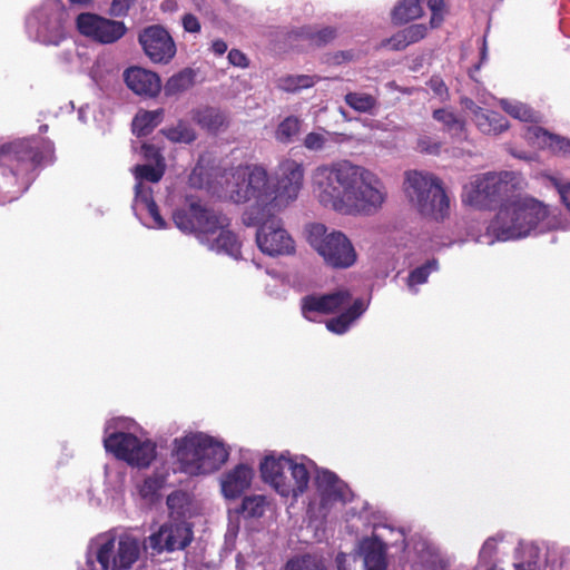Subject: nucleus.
Returning <instances> with one entry per match:
<instances>
[{"label": "nucleus", "mask_w": 570, "mask_h": 570, "mask_svg": "<svg viewBox=\"0 0 570 570\" xmlns=\"http://www.w3.org/2000/svg\"><path fill=\"white\" fill-rule=\"evenodd\" d=\"M304 167L293 159L283 160L275 181L258 165H239L226 169L219 184L226 197L237 204H255L254 219L278 213L295 202L303 187Z\"/></svg>", "instance_id": "obj_2"}, {"label": "nucleus", "mask_w": 570, "mask_h": 570, "mask_svg": "<svg viewBox=\"0 0 570 570\" xmlns=\"http://www.w3.org/2000/svg\"><path fill=\"white\" fill-rule=\"evenodd\" d=\"M498 540L495 538H489L483 543L480 550V559L484 562H489L497 551Z\"/></svg>", "instance_id": "obj_48"}, {"label": "nucleus", "mask_w": 570, "mask_h": 570, "mask_svg": "<svg viewBox=\"0 0 570 570\" xmlns=\"http://www.w3.org/2000/svg\"><path fill=\"white\" fill-rule=\"evenodd\" d=\"M515 570H533V569H532V567L530 564H528V566L515 564Z\"/></svg>", "instance_id": "obj_58"}, {"label": "nucleus", "mask_w": 570, "mask_h": 570, "mask_svg": "<svg viewBox=\"0 0 570 570\" xmlns=\"http://www.w3.org/2000/svg\"><path fill=\"white\" fill-rule=\"evenodd\" d=\"M40 128H41V130H47V125H43Z\"/></svg>", "instance_id": "obj_60"}, {"label": "nucleus", "mask_w": 570, "mask_h": 570, "mask_svg": "<svg viewBox=\"0 0 570 570\" xmlns=\"http://www.w3.org/2000/svg\"><path fill=\"white\" fill-rule=\"evenodd\" d=\"M403 190L409 203L425 218L442 222L450 215V198L443 184L435 175L407 170L404 174Z\"/></svg>", "instance_id": "obj_9"}, {"label": "nucleus", "mask_w": 570, "mask_h": 570, "mask_svg": "<svg viewBox=\"0 0 570 570\" xmlns=\"http://www.w3.org/2000/svg\"><path fill=\"white\" fill-rule=\"evenodd\" d=\"M68 13L60 0H46L26 20L30 39L47 46H58L66 38Z\"/></svg>", "instance_id": "obj_15"}, {"label": "nucleus", "mask_w": 570, "mask_h": 570, "mask_svg": "<svg viewBox=\"0 0 570 570\" xmlns=\"http://www.w3.org/2000/svg\"><path fill=\"white\" fill-rule=\"evenodd\" d=\"M357 558L354 554L338 553L336 566L338 570H355Z\"/></svg>", "instance_id": "obj_46"}, {"label": "nucleus", "mask_w": 570, "mask_h": 570, "mask_svg": "<svg viewBox=\"0 0 570 570\" xmlns=\"http://www.w3.org/2000/svg\"><path fill=\"white\" fill-rule=\"evenodd\" d=\"M141 153L146 160L150 161L149 164H157L158 159H164L160 155L159 150L151 145L144 144L141 146Z\"/></svg>", "instance_id": "obj_50"}, {"label": "nucleus", "mask_w": 570, "mask_h": 570, "mask_svg": "<svg viewBox=\"0 0 570 570\" xmlns=\"http://www.w3.org/2000/svg\"><path fill=\"white\" fill-rule=\"evenodd\" d=\"M551 184L557 189L562 204L570 210V181L563 183L558 178H551Z\"/></svg>", "instance_id": "obj_44"}, {"label": "nucleus", "mask_w": 570, "mask_h": 570, "mask_svg": "<svg viewBox=\"0 0 570 570\" xmlns=\"http://www.w3.org/2000/svg\"><path fill=\"white\" fill-rule=\"evenodd\" d=\"M335 29L333 28H324L323 30H321L318 33H317V38H316V41L318 43H322V42H327L330 41L331 39H333L335 37Z\"/></svg>", "instance_id": "obj_53"}, {"label": "nucleus", "mask_w": 570, "mask_h": 570, "mask_svg": "<svg viewBox=\"0 0 570 570\" xmlns=\"http://www.w3.org/2000/svg\"><path fill=\"white\" fill-rule=\"evenodd\" d=\"M193 85V72L184 70L170 77L165 86L166 95H177L187 90Z\"/></svg>", "instance_id": "obj_38"}, {"label": "nucleus", "mask_w": 570, "mask_h": 570, "mask_svg": "<svg viewBox=\"0 0 570 570\" xmlns=\"http://www.w3.org/2000/svg\"><path fill=\"white\" fill-rule=\"evenodd\" d=\"M428 7L432 12L430 26L431 28H438L443 19V9H444V1L443 0H428Z\"/></svg>", "instance_id": "obj_42"}, {"label": "nucleus", "mask_w": 570, "mask_h": 570, "mask_svg": "<svg viewBox=\"0 0 570 570\" xmlns=\"http://www.w3.org/2000/svg\"><path fill=\"white\" fill-rule=\"evenodd\" d=\"M193 119L208 131H217L226 124L225 115L215 108H204L194 112Z\"/></svg>", "instance_id": "obj_31"}, {"label": "nucleus", "mask_w": 570, "mask_h": 570, "mask_svg": "<svg viewBox=\"0 0 570 570\" xmlns=\"http://www.w3.org/2000/svg\"><path fill=\"white\" fill-rule=\"evenodd\" d=\"M302 314L308 321H316L323 314L341 312L326 323L328 331L344 334L352 324L366 311L367 303L357 298L352 302L347 289H338L325 295H307L302 298Z\"/></svg>", "instance_id": "obj_7"}, {"label": "nucleus", "mask_w": 570, "mask_h": 570, "mask_svg": "<svg viewBox=\"0 0 570 570\" xmlns=\"http://www.w3.org/2000/svg\"><path fill=\"white\" fill-rule=\"evenodd\" d=\"M284 570H326L321 558L312 554H304L289 559Z\"/></svg>", "instance_id": "obj_34"}, {"label": "nucleus", "mask_w": 570, "mask_h": 570, "mask_svg": "<svg viewBox=\"0 0 570 570\" xmlns=\"http://www.w3.org/2000/svg\"><path fill=\"white\" fill-rule=\"evenodd\" d=\"M525 138L538 148H550L553 151L570 154V140L552 135L538 126L527 128Z\"/></svg>", "instance_id": "obj_25"}, {"label": "nucleus", "mask_w": 570, "mask_h": 570, "mask_svg": "<svg viewBox=\"0 0 570 570\" xmlns=\"http://www.w3.org/2000/svg\"><path fill=\"white\" fill-rule=\"evenodd\" d=\"M315 482L320 498L318 515L323 520L352 500L353 494L347 484L328 470L318 471Z\"/></svg>", "instance_id": "obj_17"}, {"label": "nucleus", "mask_w": 570, "mask_h": 570, "mask_svg": "<svg viewBox=\"0 0 570 570\" xmlns=\"http://www.w3.org/2000/svg\"><path fill=\"white\" fill-rule=\"evenodd\" d=\"M53 161V145L48 140L19 139L0 148V204L21 196L36 178L41 165Z\"/></svg>", "instance_id": "obj_4"}, {"label": "nucleus", "mask_w": 570, "mask_h": 570, "mask_svg": "<svg viewBox=\"0 0 570 570\" xmlns=\"http://www.w3.org/2000/svg\"><path fill=\"white\" fill-rule=\"evenodd\" d=\"M433 119L443 126V130L454 138H465V122L452 110L446 108L435 109Z\"/></svg>", "instance_id": "obj_27"}, {"label": "nucleus", "mask_w": 570, "mask_h": 570, "mask_svg": "<svg viewBox=\"0 0 570 570\" xmlns=\"http://www.w3.org/2000/svg\"><path fill=\"white\" fill-rule=\"evenodd\" d=\"M331 132L322 129L318 131H312L306 135L304 139V147L312 151L323 150L330 141Z\"/></svg>", "instance_id": "obj_41"}, {"label": "nucleus", "mask_w": 570, "mask_h": 570, "mask_svg": "<svg viewBox=\"0 0 570 570\" xmlns=\"http://www.w3.org/2000/svg\"><path fill=\"white\" fill-rule=\"evenodd\" d=\"M500 104L504 111L515 119L527 122L535 118L534 111L523 102L502 99Z\"/></svg>", "instance_id": "obj_37"}, {"label": "nucleus", "mask_w": 570, "mask_h": 570, "mask_svg": "<svg viewBox=\"0 0 570 570\" xmlns=\"http://www.w3.org/2000/svg\"><path fill=\"white\" fill-rule=\"evenodd\" d=\"M165 482V479L160 475H151L144 480V482L139 485V494L148 500L153 501L158 491L161 489L163 484Z\"/></svg>", "instance_id": "obj_39"}, {"label": "nucleus", "mask_w": 570, "mask_h": 570, "mask_svg": "<svg viewBox=\"0 0 570 570\" xmlns=\"http://www.w3.org/2000/svg\"><path fill=\"white\" fill-rule=\"evenodd\" d=\"M139 553L140 544L136 538L104 533L90 542L87 566L90 570H127L137 561Z\"/></svg>", "instance_id": "obj_12"}, {"label": "nucleus", "mask_w": 570, "mask_h": 570, "mask_svg": "<svg viewBox=\"0 0 570 570\" xmlns=\"http://www.w3.org/2000/svg\"><path fill=\"white\" fill-rule=\"evenodd\" d=\"M422 0H401L392 11V19L395 23H406L420 18L423 13Z\"/></svg>", "instance_id": "obj_29"}, {"label": "nucleus", "mask_w": 570, "mask_h": 570, "mask_svg": "<svg viewBox=\"0 0 570 570\" xmlns=\"http://www.w3.org/2000/svg\"><path fill=\"white\" fill-rule=\"evenodd\" d=\"M161 132L171 142L190 144L196 139L195 129L185 120H178L176 124L161 129Z\"/></svg>", "instance_id": "obj_32"}, {"label": "nucleus", "mask_w": 570, "mask_h": 570, "mask_svg": "<svg viewBox=\"0 0 570 570\" xmlns=\"http://www.w3.org/2000/svg\"><path fill=\"white\" fill-rule=\"evenodd\" d=\"M417 150L421 153L430 154V155H436L440 153L441 144L438 141H434L429 136H421L417 139Z\"/></svg>", "instance_id": "obj_43"}, {"label": "nucleus", "mask_w": 570, "mask_h": 570, "mask_svg": "<svg viewBox=\"0 0 570 570\" xmlns=\"http://www.w3.org/2000/svg\"><path fill=\"white\" fill-rule=\"evenodd\" d=\"M525 186L524 177L514 171L475 175L464 185L462 202L474 208H487L511 198L514 191L522 190Z\"/></svg>", "instance_id": "obj_11"}, {"label": "nucleus", "mask_w": 570, "mask_h": 570, "mask_svg": "<svg viewBox=\"0 0 570 570\" xmlns=\"http://www.w3.org/2000/svg\"><path fill=\"white\" fill-rule=\"evenodd\" d=\"M345 102L358 112H372L377 105L372 95L364 92H348L345 96Z\"/></svg>", "instance_id": "obj_35"}, {"label": "nucleus", "mask_w": 570, "mask_h": 570, "mask_svg": "<svg viewBox=\"0 0 570 570\" xmlns=\"http://www.w3.org/2000/svg\"><path fill=\"white\" fill-rule=\"evenodd\" d=\"M461 104L472 115V120L483 134L498 135L508 129L509 124L502 115L484 110L470 98L462 99Z\"/></svg>", "instance_id": "obj_22"}, {"label": "nucleus", "mask_w": 570, "mask_h": 570, "mask_svg": "<svg viewBox=\"0 0 570 570\" xmlns=\"http://www.w3.org/2000/svg\"><path fill=\"white\" fill-rule=\"evenodd\" d=\"M92 0H69L71 4L85 7L91 3Z\"/></svg>", "instance_id": "obj_57"}, {"label": "nucleus", "mask_w": 570, "mask_h": 570, "mask_svg": "<svg viewBox=\"0 0 570 570\" xmlns=\"http://www.w3.org/2000/svg\"><path fill=\"white\" fill-rule=\"evenodd\" d=\"M60 59L66 65H76L80 61V55L76 43H71L65 48L60 53Z\"/></svg>", "instance_id": "obj_45"}, {"label": "nucleus", "mask_w": 570, "mask_h": 570, "mask_svg": "<svg viewBox=\"0 0 570 570\" xmlns=\"http://www.w3.org/2000/svg\"><path fill=\"white\" fill-rule=\"evenodd\" d=\"M360 553L363 557L365 570L386 569V546L377 538L364 539L360 543Z\"/></svg>", "instance_id": "obj_24"}, {"label": "nucleus", "mask_w": 570, "mask_h": 570, "mask_svg": "<svg viewBox=\"0 0 570 570\" xmlns=\"http://www.w3.org/2000/svg\"><path fill=\"white\" fill-rule=\"evenodd\" d=\"M428 33V27L423 23L411 24L387 40V45L394 50H403L407 46L423 39Z\"/></svg>", "instance_id": "obj_26"}, {"label": "nucleus", "mask_w": 570, "mask_h": 570, "mask_svg": "<svg viewBox=\"0 0 570 570\" xmlns=\"http://www.w3.org/2000/svg\"><path fill=\"white\" fill-rule=\"evenodd\" d=\"M165 167V159H158L157 164L137 165L132 169L136 180L132 210L148 228L163 229L167 227L153 198V189L147 185L148 183H158L164 176Z\"/></svg>", "instance_id": "obj_13"}, {"label": "nucleus", "mask_w": 570, "mask_h": 570, "mask_svg": "<svg viewBox=\"0 0 570 570\" xmlns=\"http://www.w3.org/2000/svg\"><path fill=\"white\" fill-rule=\"evenodd\" d=\"M311 189L320 205L342 215H375L389 198L379 175L350 160L316 166L311 173Z\"/></svg>", "instance_id": "obj_1"}, {"label": "nucleus", "mask_w": 570, "mask_h": 570, "mask_svg": "<svg viewBox=\"0 0 570 570\" xmlns=\"http://www.w3.org/2000/svg\"><path fill=\"white\" fill-rule=\"evenodd\" d=\"M202 173H203V167L198 164V165L194 168V170H193V173H191V176H190V181H191V184H194V185H196V184H197L196 178H197V176H200V175H202Z\"/></svg>", "instance_id": "obj_55"}, {"label": "nucleus", "mask_w": 570, "mask_h": 570, "mask_svg": "<svg viewBox=\"0 0 570 570\" xmlns=\"http://www.w3.org/2000/svg\"><path fill=\"white\" fill-rule=\"evenodd\" d=\"M428 85L442 101L448 98V87L440 77H432Z\"/></svg>", "instance_id": "obj_47"}, {"label": "nucleus", "mask_w": 570, "mask_h": 570, "mask_svg": "<svg viewBox=\"0 0 570 570\" xmlns=\"http://www.w3.org/2000/svg\"><path fill=\"white\" fill-rule=\"evenodd\" d=\"M316 77L308 75H288L277 80V87L284 91L295 92L311 88L316 82Z\"/></svg>", "instance_id": "obj_33"}, {"label": "nucleus", "mask_w": 570, "mask_h": 570, "mask_svg": "<svg viewBox=\"0 0 570 570\" xmlns=\"http://www.w3.org/2000/svg\"><path fill=\"white\" fill-rule=\"evenodd\" d=\"M173 454L181 472L198 476L219 470L228 460L229 450L220 440L196 432L176 438Z\"/></svg>", "instance_id": "obj_6"}, {"label": "nucleus", "mask_w": 570, "mask_h": 570, "mask_svg": "<svg viewBox=\"0 0 570 570\" xmlns=\"http://www.w3.org/2000/svg\"><path fill=\"white\" fill-rule=\"evenodd\" d=\"M125 81L135 94L155 97L161 88L157 73L139 67H132L125 71Z\"/></svg>", "instance_id": "obj_23"}, {"label": "nucleus", "mask_w": 570, "mask_h": 570, "mask_svg": "<svg viewBox=\"0 0 570 570\" xmlns=\"http://www.w3.org/2000/svg\"><path fill=\"white\" fill-rule=\"evenodd\" d=\"M238 521H233L232 519L229 520V524H228V530H227V533L230 534V535H235L238 531Z\"/></svg>", "instance_id": "obj_56"}, {"label": "nucleus", "mask_w": 570, "mask_h": 570, "mask_svg": "<svg viewBox=\"0 0 570 570\" xmlns=\"http://www.w3.org/2000/svg\"><path fill=\"white\" fill-rule=\"evenodd\" d=\"M266 508V499L264 495H248L242 501L240 512L245 518H261Z\"/></svg>", "instance_id": "obj_36"}, {"label": "nucleus", "mask_w": 570, "mask_h": 570, "mask_svg": "<svg viewBox=\"0 0 570 570\" xmlns=\"http://www.w3.org/2000/svg\"><path fill=\"white\" fill-rule=\"evenodd\" d=\"M212 49L216 55L220 56L226 52L227 43L220 39H217L213 42Z\"/></svg>", "instance_id": "obj_54"}, {"label": "nucleus", "mask_w": 570, "mask_h": 570, "mask_svg": "<svg viewBox=\"0 0 570 570\" xmlns=\"http://www.w3.org/2000/svg\"><path fill=\"white\" fill-rule=\"evenodd\" d=\"M77 28L85 37L104 45L118 41L127 31L122 21L89 12L78 16Z\"/></svg>", "instance_id": "obj_18"}, {"label": "nucleus", "mask_w": 570, "mask_h": 570, "mask_svg": "<svg viewBox=\"0 0 570 570\" xmlns=\"http://www.w3.org/2000/svg\"><path fill=\"white\" fill-rule=\"evenodd\" d=\"M193 539L189 523L183 520H171L148 538V547L156 552L175 551L186 548Z\"/></svg>", "instance_id": "obj_20"}, {"label": "nucleus", "mask_w": 570, "mask_h": 570, "mask_svg": "<svg viewBox=\"0 0 570 570\" xmlns=\"http://www.w3.org/2000/svg\"><path fill=\"white\" fill-rule=\"evenodd\" d=\"M228 61L233 66L240 67V68H245L248 65V60H247L246 56L237 49H232L228 52Z\"/></svg>", "instance_id": "obj_51"}, {"label": "nucleus", "mask_w": 570, "mask_h": 570, "mask_svg": "<svg viewBox=\"0 0 570 570\" xmlns=\"http://www.w3.org/2000/svg\"><path fill=\"white\" fill-rule=\"evenodd\" d=\"M173 220L183 233L195 234L198 242L209 250L234 259L240 258V243L228 229L229 220L226 216L187 198L183 206L174 210Z\"/></svg>", "instance_id": "obj_5"}, {"label": "nucleus", "mask_w": 570, "mask_h": 570, "mask_svg": "<svg viewBox=\"0 0 570 570\" xmlns=\"http://www.w3.org/2000/svg\"><path fill=\"white\" fill-rule=\"evenodd\" d=\"M186 501V495L185 493H181V492H175V493H171L170 495H168L167 498V505L168 508L171 510V514L174 513H177L178 515L183 514L181 511L177 510L183 502Z\"/></svg>", "instance_id": "obj_49"}, {"label": "nucleus", "mask_w": 570, "mask_h": 570, "mask_svg": "<svg viewBox=\"0 0 570 570\" xmlns=\"http://www.w3.org/2000/svg\"><path fill=\"white\" fill-rule=\"evenodd\" d=\"M163 109L153 111H140L132 120V132L140 136H146L161 121Z\"/></svg>", "instance_id": "obj_30"}, {"label": "nucleus", "mask_w": 570, "mask_h": 570, "mask_svg": "<svg viewBox=\"0 0 570 570\" xmlns=\"http://www.w3.org/2000/svg\"><path fill=\"white\" fill-rule=\"evenodd\" d=\"M254 475V469L246 463H239L228 469L219 476L222 495L226 500L239 498L250 488Z\"/></svg>", "instance_id": "obj_21"}, {"label": "nucleus", "mask_w": 570, "mask_h": 570, "mask_svg": "<svg viewBox=\"0 0 570 570\" xmlns=\"http://www.w3.org/2000/svg\"><path fill=\"white\" fill-rule=\"evenodd\" d=\"M183 27L187 32H198L200 30L198 19L190 13L183 17Z\"/></svg>", "instance_id": "obj_52"}, {"label": "nucleus", "mask_w": 570, "mask_h": 570, "mask_svg": "<svg viewBox=\"0 0 570 570\" xmlns=\"http://www.w3.org/2000/svg\"><path fill=\"white\" fill-rule=\"evenodd\" d=\"M307 242L333 268H348L357 259L355 248L347 236L323 224H312L307 227Z\"/></svg>", "instance_id": "obj_14"}, {"label": "nucleus", "mask_w": 570, "mask_h": 570, "mask_svg": "<svg viewBox=\"0 0 570 570\" xmlns=\"http://www.w3.org/2000/svg\"><path fill=\"white\" fill-rule=\"evenodd\" d=\"M145 55L155 63H168L176 55V45L161 26H149L138 37Z\"/></svg>", "instance_id": "obj_19"}, {"label": "nucleus", "mask_w": 570, "mask_h": 570, "mask_svg": "<svg viewBox=\"0 0 570 570\" xmlns=\"http://www.w3.org/2000/svg\"><path fill=\"white\" fill-rule=\"evenodd\" d=\"M255 204L250 203L245 214V222L248 225H258L256 232V244L265 255L277 257L292 255L295 252V242L284 228L283 222L276 217V213L266 215L262 219H254Z\"/></svg>", "instance_id": "obj_16"}, {"label": "nucleus", "mask_w": 570, "mask_h": 570, "mask_svg": "<svg viewBox=\"0 0 570 570\" xmlns=\"http://www.w3.org/2000/svg\"><path fill=\"white\" fill-rule=\"evenodd\" d=\"M311 461L305 458H292L285 453L272 452L259 464L262 479L281 497L294 498L303 494L309 482Z\"/></svg>", "instance_id": "obj_8"}, {"label": "nucleus", "mask_w": 570, "mask_h": 570, "mask_svg": "<svg viewBox=\"0 0 570 570\" xmlns=\"http://www.w3.org/2000/svg\"><path fill=\"white\" fill-rule=\"evenodd\" d=\"M439 269V263L436 259L428 261L425 264L412 269L406 277V286L411 294L415 295L419 293V286L428 282L431 273Z\"/></svg>", "instance_id": "obj_28"}, {"label": "nucleus", "mask_w": 570, "mask_h": 570, "mask_svg": "<svg viewBox=\"0 0 570 570\" xmlns=\"http://www.w3.org/2000/svg\"><path fill=\"white\" fill-rule=\"evenodd\" d=\"M481 55H482V60H484V59H485V56H487L485 42H483V48H482V52H481Z\"/></svg>", "instance_id": "obj_59"}, {"label": "nucleus", "mask_w": 570, "mask_h": 570, "mask_svg": "<svg viewBox=\"0 0 570 570\" xmlns=\"http://www.w3.org/2000/svg\"><path fill=\"white\" fill-rule=\"evenodd\" d=\"M553 229L570 230V218L525 195L508 198L478 242L491 245L495 240H515Z\"/></svg>", "instance_id": "obj_3"}, {"label": "nucleus", "mask_w": 570, "mask_h": 570, "mask_svg": "<svg viewBox=\"0 0 570 570\" xmlns=\"http://www.w3.org/2000/svg\"><path fill=\"white\" fill-rule=\"evenodd\" d=\"M134 422L117 417L108 421L105 426L104 444L108 452L131 466L147 468L156 458V444L131 432Z\"/></svg>", "instance_id": "obj_10"}, {"label": "nucleus", "mask_w": 570, "mask_h": 570, "mask_svg": "<svg viewBox=\"0 0 570 570\" xmlns=\"http://www.w3.org/2000/svg\"><path fill=\"white\" fill-rule=\"evenodd\" d=\"M299 131V119L291 116L285 118L276 130V138L279 141H289Z\"/></svg>", "instance_id": "obj_40"}]
</instances>
